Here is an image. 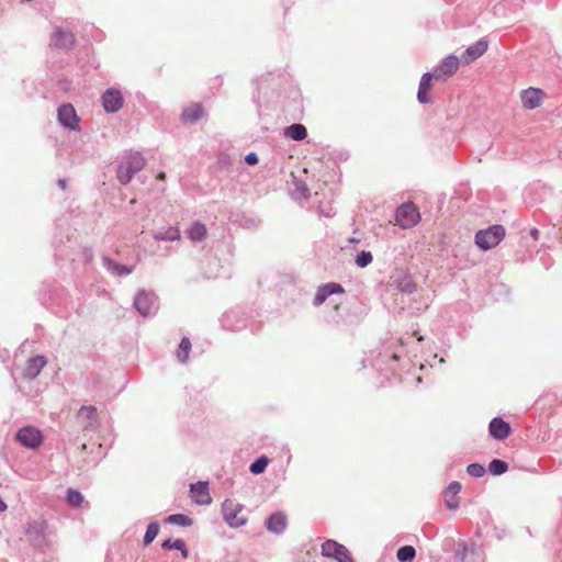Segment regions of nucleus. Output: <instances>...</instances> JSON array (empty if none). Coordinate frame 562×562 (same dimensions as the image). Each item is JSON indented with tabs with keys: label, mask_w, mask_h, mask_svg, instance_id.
<instances>
[{
	"label": "nucleus",
	"mask_w": 562,
	"mask_h": 562,
	"mask_svg": "<svg viewBox=\"0 0 562 562\" xmlns=\"http://www.w3.org/2000/svg\"><path fill=\"white\" fill-rule=\"evenodd\" d=\"M145 165L146 160L139 151H127L116 167V178L119 182L123 186L128 184Z\"/></svg>",
	"instance_id": "f257e3e1"
},
{
	"label": "nucleus",
	"mask_w": 562,
	"mask_h": 562,
	"mask_svg": "<svg viewBox=\"0 0 562 562\" xmlns=\"http://www.w3.org/2000/svg\"><path fill=\"white\" fill-rule=\"evenodd\" d=\"M24 535L34 549L48 548V525L44 519H29L24 526Z\"/></svg>",
	"instance_id": "f03ea898"
},
{
	"label": "nucleus",
	"mask_w": 562,
	"mask_h": 562,
	"mask_svg": "<svg viewBox=\"0 0 562 562\" xmlns=\"http://www.w3.org/2000/svg\"><path fill=\"white\" fill-rule=\"evenodd\" d=\"M506 231L503 225L494 224L475 233L474 243L482 251L496 247L505 237Z\"/></svg>",
	"instance_id": "7ed1b4c3"
},
{
	"label": "nucleus",
	"mask_w": 562,
	"mask_h": 562,
	"mask_svg": "<svg viewBox=\"0 0 562 562\" xmlns=\"http://www.w3.org/2000/svg\"><path fill=\"white\" fill-rule=\"evenodd\" d=\"M274 79L273 72H266L254 80L256 85V91L252 93V101L260 108L262 104H267L277 95L274 87L271 86V81Z\"/></svg>",
	"instance_id": "20e7f679"
},
{
	"label": "nucleus",
	"mask_w": 562,
	"mask_h": 562,
	"mask_svg": "<svg viewBox=\"0 0 562 562\" xmlns=\"http://www.w3.org/2000/svg\"><path fill=\"white\" fill-rule=\"evenodd\" d=\"M133 306L143 317L154 316L158 308V296L151 290H139L133 301Z\"/></svg>",
	"instance_id": "39448f33"
},
{
	"label": "nucleus",
	"mask_w": 562,
	"mask_h": 562,
	"mask_svg": "<svg viewBox=\"0 0 562 562\" xmlns=\"http://www.w3.org/2000/svg\"><path fill=\"white\" fill-rule=\"evenodd\" d=\"M14 438L22 447L31 450L38 449L44 442L42 431L37 427L31 425L20 428Z\"/></svg>",
	"instance_id": "423d86ee"
},
{
	"label": "nucleus",
	"mask_w": 562,
	"mask_h": 562,
	"mask_svg": "<svg viewBox=\"0 0 562 562\" xmlns=\"http://www.w3.org/2000/svg\"><path fill=\"white\" fill-rule=\"evenodd\" d=\"M244 509V505L236 503L233 499L226 498L222 503V514L224 521L231 528H238L246 524L247 518L240 516L239 513Z\"/></svg>",
	"instance_id": "0eeeda50"
},
{
	"label": "nucleus",
	"mask_w": 562,
	"mask_h": 562,
	"mask_svg": "<svg viewBox=\"0 0 562 562\" xmlns=\"http://www.w3.org/2000/svg\"><path fill=\"white\" fill-rule=\"evenodd\" d=\"M220 322L224 329L239 331L247 327L248 317L243 308L235 307L224 313Z\"/></svg>",
	"instance_id": "6e6552de"
},
{
	"label": "nucleus",
	"mask_w": 562,
	"mask_h": 562,
	"mask_svg": "<svg viewBox=\"0 0 562 562\" xmlns=\"http://www.w3.org/2000/svg\"><path fill=\"white\" fill-rule=\"evenodd\" d=\"M460 61L461 60L459 57L450 54L441 59L440 63L432 69V71L429 72L434 74L436 80L446 81L458 71Z\"/></svg>",
	"instance_id": "1a4fd4ad"
},
{
	"label": "nucleus",
	"mask_w": 562,
	"mask_h": 562,
	"mask_svg": "<svg viewBox=\"0 0 562 562\" xmlns=\"http://www.w3.org/2000/svg\"><path fill=\"white\" fill-rule=\"evenodd\" d=\"M58 123L68 131H80V119L71 103H64L57 109Z\"/></svg>",
	"instance_id": "9d476101"
},
{
	"label": "nucleus",
	"mask_w": 562,
	"mask_h": 562,
	"mask_svg": "<svg viewBox=\"0 0 562 562\" xmlns=\"http://www.w3.org/2000/svg\"><path fill=\"white\" fill-rule=\"evenodd\" d=\"M322 554L337 562H353L347 547L333 539H328L322 544Z\"/></svg>",
	"instance_id": "9b49d317"
},
{
	"label": "nucleus",
	"mask_w": 562,
	"mask_h": 562,
	"mask_svg": "<svg viewBox=\"0 0 562 562\" xmlns=\"http://www.w3.org/2000/svg\"><path fill=\"white\" fill-rule=\"evenodd\" d=\"M396 222L403 228H411L415 226L419 218L418 209L412 203H404L396 210Z\"/></svg>",
	"instance_id": "f8f14e48"
},
{
	"label": "nucleus",
	"mask_w": 562,
	"mask_h": 562,
	"mask_svg": "<svg viewBox=\"0 0 562 562\" xmlns=\"http://www.w3.org/2000/svg\"><path fill=\"white\" fill-rule=\"evenodd\" d=\"M101 103L106 113H117L124 104L122 92L114 88H108L101 95Z\"/></svg>",
	"instance_id": "ddd939ff"
},
{
	"label": "nucleus",
	"mask_w": 562,
	"mask_h": 562,
	"mask_svg": "<svg viewBox=\"0 0 562 562\" xmlns=\"http://www.w3.org/2000/svg\"><path fill=\"white\" fill-rule=\"evenodd\" d=\"M345 293V288L338 282H328L318 286L316 294L313 299L314 306H321L325 301L334 294Z\"/></svg>",
	"instance_id": "4468645a"
},
{
	"label": "nucleus",
	"mask_w": 562,
	"mask_h": 562,
	"mask_svg": "<svg viewBox=\"0 0 562 562\" xmlns=\"http://www.w3.org/2000/svg\"><path fill=\"white\" fill-rule=\"evenodd\" d=\"M488 48V41L485 38H480L475 43L471 44L467 47V49L462 53L459 58L463 64H471L475 61L477 58L483 56Z\"/></svg>",
	"instance_id": "2eb2a0df"
},
{
	"label": "nucleus",
	"mask_w": 562,
	"mask_h": 562,
	"mask_svg": "<svg viewBox=\"0 0 562 562\" xmlns=\"http://www.w3.org/2000/svg\"><path fill=\"white\" fill-rule=\"evenodd\" d=\"M543 95L540 88L529 87L521 91L520 99L525 109L535 110L541 105Z\"/></svg>",
	"instance_id": "dca6fc26"
},
{
	"label": "nucleus",
	"mask_w": 562,
	"mask_h": 562,
	"mask_svg": "<svg viewBox=\"0 0 562 562\" xmlns=\"http://www.w3.org/2000/svg\"><path fill=\"white\" fill-rule=\"evenodd\" d=\"M512 432L510 424L502 417H494L488 424V434L495 440H505Z\"/></svg>",
	"instance_id": "f3484780"
},
{
	"label": "nucleus",
	"mask_w": 562,
	"mask_h": 562,
	"mask_svg": "<svg viewBox=\"0 0 562 562\" xmlns=\"http://www.w3.org/2000/svg\"><path fill=\"white\" fill-rule=\"evenodd\" d=\"M190 494L194 502L199 505H210L212 497L210 495L209 482L199 481L190 484Z\"/></svg>",
	"instance_id": "a211bd4d"
},
{
	"label": "nucleus",
	"mask_w": 562,
	"mask_h": 562,
	"mask_svg": "<svg viewBox=\"0 0 562 562\" xmlns=\"http://www.w3.org/2000/svg\"><path fill=\"white\" fill-rule=\"evenodd\" d=\"M46 363L47 359L43 355H36L34 357H31L26 361V366L23 372L24 379L29 381L35 380L40 375L41 371L46 366Z\"/></svg>",
	"instance_id": "6ab92c4d"
},
{
	"label": "nucleus",
	"mask_w": 562,
	"mask_h": 562,
	"mask_svg": "<svg viewBox=\"0 0 562 562\" xmlns=\"http://www.w3.org/2000/svg\"><path fill=\"white\" fill-rule=\"evenodd\" d=\"M288 518L283 512H274L270 514L265 521L268 531L274 535H282L286 528Z\"/></svg>",
	"instance_id": "aec40b11"
},
{
	"label": "nucleus",
	"mask_w": 562,
	"mask_h": 562,
	"mask_svg": "<svg viewBox=\"0 0 562 562\" xmlns=\"http://www.w3.org/2000/svg\"><path fill=\"white\" fill-rule=\"evenodd\" d=\"M204 276L206 279H218L229 278L231 274L229 269L221 265V260L218 258L210 257L206 262Z\"/></svg>",
	"instance_id": "412c9836"
},
{
	"label": "nucleus",
	"mask_w": 562,
	"mask_h": 562,
	"mask_svg": "<svg viewBox=\"0 0 562 562\" xmlns=\"http://www.w3.org/2000/svg\"><path fill=\"white\" fill-rule=\"evenodd\" d=\"M75 35L60 26H57L52 35V44L57 48H71L75 45Z\"/></svg>",
	"instance_id": "4be33fe9"
},
{
	"label": "nucleus",
	"mask_w": 562,
	"mask_h": 562,
	"mask_svg": "<svg viewBox=\"0 0 562 562\" xmlns=\"http://www.w3.org/2000/svg\"><path fill=\"white\" fill-rule=\"evenodd\" d=\"M435 79L434 74L429 71L425 72L419 81L418 91H417V100L420 104H428L431 101V81Z\"/></svg>",
	"instance_id": "5701e85b"
},
{
	"label": "nucleus",
	"mask_w": 562,
	"mask_h": 562,
	"mask_svg": "<svg viewBox=\"0 0 562 562\" xmlns=\"http://www.w3.org/2000/svg\"><path fill=\"white\" fill-rule=\"evenodd\" d=\"M102 263L106 271L115 277H126L134 270V266L119 263L114 259L106 256L102 257Z\"/></svg>",
	"instance_id": "b1692460"
},
{
	"label": "nucleus",
	"mask_w": 562,
	"mask_h": 562,
	"mask_svg": "<svg viewBox=\"0 0 562 562\" xmlns=\"http://www.w3.org/2000/svg\"><path fill=\"white\" fill-rule=\"evenodd\" d=\"M204 115V108L201 103H191L182 110L181 121L184 124H195Z\"/></svg>",
	"instance_id": "393cba45"
},
{
	"label": "nucleus",
	"mask_w": 562,
	"mask_h": 562,
	"mask_svg": "<svg viewBox=\"0 0 562 562\" xmlns=\"http://www.w3.org/2000/svg\"><path fill=\"white\" fill-rule=\"evenodd\" d=\"M398 291L405 294H413L417 291V283L409 273L404 271L397 272L394 280Z\"/></svg>",
	"instance_id": "a878e982"
},
{
	"label": "nucleus",
	"mask_w": 562,
	"mask_h": 562,
	"mask_svg": "<svg viewBox=\"0 0 562 562\" xmlns=\"http://www.w3.org/2000/svg\"><path fill=\"white\" fill-rule=\"evenodd\" d=\"M70 227L68 223L63 220H58L55 226V233L53 236V246L57 250L64 245V234H66L67 240H70L69 235Z\"/></svg>",
	"instance_id": "bb28decb"
},
{
	"label": "nucleus",
	"mask_w": 562,
	"mask_h": 562,
	"mask_svg": "<svg viewBox=\"0 0 562 562\" xmlns=\"http://www.w3.org/2000/svg\"><path fill=\"white\" fill-rule=\"evenodd\" d=\"M283 135L292 140L301 142L307 137V128L301 123H293L284 127Z\"/></svg>",
	"instance_id": "cd10ccee"
},
{
	"label": "nucleus",
	"mask_w": 562,
	"mask_h": 562,
	"mask_svg": "<svg viewBox=\"0 0 562 562\" xmlns=\"http://www.w3.org/2000/svg\"><path fill=\"white\" fill-rule=\"evenodd\" d=\"M155 240L175 241L181 238V234L178 227L169 226L166 228L158 229L153 233Z\"/></svg>",
	"instance_id": "c85d7f7f"
},
{
	"label": "nucleus",
	"mask_w": 562,
	"mask_h": 562,
	"mask_svg": "<svg viewBox=\"0 0 562 562\" xmlns=\"http://www.w3.org/2000/svg\"><path fill=\"white\" fill-rule=\"evenodd\" d=\"M79 416L88 419V423L83 426L85 429H93L97 426V407L93 405H82L79 409Z\"/></svg>",
	"instance_id": "c756f323"
},
{
	"label": "nucleus",
	"mask_w": 562,
	"mask_h": 562,
	"mask_svg": "<svg viewBox=\"0 0 562 562\" xmlns=\"http://www.w3.org/2000/svg\"><path fill=\"white\" fill-rule=\"evenodd\" d=\"M206 235H207V228L200 221L193 222L188 229V237L192 241H202L203 239H205Z\"/></svg>",
	"instance_id": "7c9ffc66"
},
{
	"label": "nucleus",
	"mask_w": 562,
	"mask_h": 562,
	"mask_svg": "<svg viewBox=\"0 0 562 562\" xmlns=\"http://www.w3.org/2000/svg\"><path fill=\"white\" fill-rule=\"evenodd\" d=\"M192 348V344L188 337H182L176 351V358L180 363H186L189 359V355Z\"/></svg>",
	"instance_id": "2f4dec72"
},
{
	"label": "nucleus",
	"mask_w": 562,
	"mask_h": 562,
	"mask_svg": "<svg viewBox=\"0 0 562 562\" xmlns=\"http://www.w3.org/2000/svg\"><path fill=\"white\" fill-rule=\"evenodd\" d=\"M165 522L180 527H190L193 524V519L187 514L178 513L166 517Z\"/></svg>",
	"instance_id": "473e14b6"
},
{
	"label": "nucleus",
	"mask_w": 562,
	"mask_h": 562,
	"mask_svg": "<svg viewBox=\"0 0 562 562\" xmlns=\"http://www.w3.org/2000/svg\"><path fill=\"white\" fill-rule=\"evenodd\" d=\"M270 459L265 454L256 458L249 465L250 473L254 475L262 474L266 471Z\"/></svg>",
	"instance_id": "72a5a7b5"
},
{
	"label": "nucleus",
	"mask_w": 562,
	"mask_h": 562,
	"mask_svg": "<svg viewBox=\"0 0 562 562\" xmlns=\"http://www.w3.org/2000/svg\"><path fill=\"white\" fill-rule=\"evenodd\" d=\"M384 359H387L389 360V364H387V369H394L393 364L394 362H397L398 359H400V356L397 352H392V353H389V352H385L384 355H380L375 360L374 362L372 363V367L376 370H383V367H382V363L384 362Z\"/></svg>",
	"instance_id": "f704fd0d"
},
{
	"label": "nucleus",
	"mask_w": 562,
	"mask_h": 562,
	"mask_svg": "<svg viewBox=\"0 0 562 562\" xmlns=\"http://www.w3.org/2000/svg\"><path fill=\"white\" fill-rule=\"evenodd\" d=\"M487 470L491 474L499 476L508 471V463L502 459H493L490 461Z\"/></svg>",
	"instance_id": "c9c22d12"
},
{
	"label": "nucleus",
	"mask_w": 562,
	"mask_h": 562,
	"mask_svg": "<svg viewBox=\"0 0 562 562\" xmlns=\"http://www.w3.org/2000/svg\"><path fill=\"white\" fill-rule=\"evenodd\" d=\"M160 530V526L158 521H150L147 526L146 532L143 538V544L149 546L156 539Z\"/></svg>",
	"instance_id": "e433bc0d"
},
{
	"label": "nucleus",
	"mask_w": 562,
	"mask_h": 562,
	"mask_svg": "<svg viewBox=\"0 0 562 562\" xmlns=\"http://www.w3.org/2000/svg\"><path fill=\"white\" fill-rule=\"evenodd\" d=\"M416 557V550L413 546H402L397 549L396 558L400 562H412Z\"/></svg>",
	"instance_id": "4c0bfd02"
},
{
	"label": "nucleus",
	"mask_w": 562,
	"mask_h": 562,
	"mask_svg": "<svg viewBox=\"0 0 562 562\" xmlns=\"http://www.w3.org/2000/svg\"><path fill=\"white\" fill-rule=\"evenodd\" d=\"M295 199L307 200L310 198V189L304 181H294V190L292 192Z\"/></svg>",
	"instance_id": "58836bf2"
},
{
	"label": "nucleus",
	"mask_w": 562,
	"mask_h": 562,
	"mask_svg": "<svg viewBox=\"0 0 562 562\" xmlns=\"http://www.w3.org/2000/svg\"><path fill=\"white\" fill-rule=\"evenodd\" d=\"M373 261L371 251L361 250L355 257V262L359 268H366Z\"/></svg>",
	"instance_id": "ea45409f"
},
{
	"label": "nucleus",
	"mask_w": 562,
	"mask_h": 562,
	"mask_svg": "<svg viewBox=\"0 0 562 562\" xmlns=\"http://www.w3.org/2000/svg\"><path fill=\"white\" fill-rule=\"evenodd\" d=\"M83 501H85V497L81 494V492H79L78 490L69 488L67 491V502L70 505H72L75 507H79L82 505Z\"/></svg>",
	"instance_id": "a19ab883"
},
{
	"label": "nucleus",
	"mask_w": 562,
	"mask_h": 562,
	"mask_svg": "<svg viewBox=\"0 0 562 562\" xmlns=\"http://www.w3.org/2000/svg\"><path fill=\"white\" fill-rule=\"evenodd\" d=\"M467 473L472 477L479 479L486 473V469L483 464L473 462L467 467Z\"/></svg>",
	"instance_id": "79ce46f5"
},
{
	"label": "nucleus",
	"mask_w": 562,
	"mask_h": 562,
	"mask_svg": "<svg viewBox=\"0 0 562 562\" xmlns=\"http://www.w3.org/2000/svg\"><path fill=\"white\" fill-rule=\"evenodd\" d=\"M468 552H469V549H468V544L467 542L464 541H461L457 544L456 547V550H454V559L458 561V562H464L467 557H468Z\"/></svg>",
	"instance_id": "37998d69"
},
{
	"label": "nucleus",
	"mask_w": 562,
	"mask_h": 562,
	"mask_svg": "<svg viewBox=\"0 0 562 562\" xmlns=\"http://www.w3.org/2000/svg\"><path fill=\"white\" fill-rule=\"evenodd\" d=\"M184 540L182 539H172L168 538L161 543V548L164 550H178L180 547H182V542Z\"/></svg>",
	"instance_id": "c03bdc74"
},
{
	"label": "nucleus",
	"mask_w": 562,
	"mask_h": 562,
	"mask_svg": "<svg viewBox=\"0 0 562 562\" xmlns=\"http://www.w3.org/2000/svg\"><path fill=\"white\" fill-rule=\"evenodd\" d=\"M462 488V485L458 481H452L449 483V485L446 487V494H450L451 496H456Z\"/></svg>",
	"instance_id": "a18cd8bd"
},
{
	"label": "nucleus",
	"mask_w": 562,
	"mask_h": 562,
	"mask_svg": "<svg viewBox=\"0 0 562 562\" xmlns=\"http://www.w3.org/2000/svg\"><path fill=\"white\" fill-rule=\"evenodd\" d=\"M245 162L249 166H255L258 164L259 161V157L258 155L255 153V151H251V153H248L245 158H244Z\"/></svg>",
	"instance_id": "49530a36"
},
{
	"label": "nucleus",
	"mask_w": 562,
	"mask_h": 562,
	"mask_svg": "<svg viewBox=\"0 0 562 562\" xmlns=\"http://www.w3.org/2000/svg\"><path fill=\"white\" fill-rule=\"evenodd\" d=\"M446 506L451 510L458 509L460 506L459 498L456 496H451L450 498L446 499Z\"/></svg>",
	"instance_id": "de8ad7c7"
},
{
	"label": "nucleus",
	"mask_w": 562,
	"mask_h": 562,
	"mask_svg": "<svg viewBox=\"0 0 562 562\" xmlns=\"http://www.w3.org/2000/svg\"><path fill=\"white\" fill-rule=\"evenodd\" d=\"M178 551H180L181 557H182L183 559H188V558H189L190 552H189V549L187 548V544H186V542H184V541L182 542V547H180V548L178 549Z\"/></svg>",
	"instance_id": "09e8293b"
},
{
	"label": "nucleus",
	"mask_w": 562,
	"mask_h": 562,
	"mask_svg": "<svg viewBox=\"0 0 562 562\" xmlns=\"http://www.w3.org/2000/svg\"><path fill=\"white\" fill-rule=\"evenodd\" d=\"M529 235L532 237V239L538 240L540 236V232L538 228L533 227L530 229Z\"/></svg>",
	"instance_id": "8fccbe9b"
},
{
	"label": "nucleus",
	"mask_w": 562,
	"mask_h": 562,
	"mask_svg": "<svg viewBox=\"0 0 562 562\" xmlns=\"http://www.w3.org/2000/svg\"><path fill=\"white\" fill-rule=\"evenodd\" d=\"M59 290H60V304H66L68 294L65 292V289L60 288Z\"/></svg>",
	"instance_id": "3c124183"
},
{
	"label": "nucleus",
	"mask_w": 562,
	"mask_h": 562,
	"mask_svg": "<svg viewBox=\"0 0 562 562\" xmlns=\"http://www.w3.org/2000/svg\"><path fill=\"white\" fill-rule=\"evenodd\" d=\"M57 183H58V187L60 189H66V187H67V180L66 179H59Z\"/></svg>",
	"instance_id": "603ef678"
},
{
	"label": "nucleus",
	"mask_w": 562,
	"mask_h": 562,
	"mask_svg": "<svg viewBox=\"0 0 562 562\" xmlns=\"http://www.w3.org/2000/svg\"><path fill=\"white\" fill-rule=\"evenodd\" d=\"M83 254L87 260H90L92 258V251L90 249H85Z\"/></svg>",
	"instance_id": "864d4df0"
},
{
	"label": "nucleus",
	"mask_w": 562,
	"mask_h": 562,
	"mask_svg": "<svg viewBox=\"0 0 562 562\" xmlns=\"http://www.w3.org/2000/svg\"><path fill=\"white\" fill-rule=\"evenodd\" d=\"M358 241H359V239H357V238H355V237L349 238V243H352V244H353V243H358Z\"/></svg>",
	"instance_id": "5fc2aeb1"
},
{
	"label": "nucleus",
	"mask_w": 562,
	"mask_h": 562,
	"mask_svg": "<svg viewBox=\"0 0 562 562\" xmlns=\"http://www.w3.org/2000/svg\"><path fill=\"white\" fill-rule=\"evenodd\" d=\"M499 288L504 289L505 293L508 294V290L505 288L504 284H501Z\"/></svg>",
	"instance_id": "6e6d98bb"
},
{
	"label": "nucleus",
	"mask_w": 562,
	"mask_h": 562,
	"mask_svg": "<svg viewBox=\"0 0 562 562\" xmlns=\"http://www.w3.org/2000/svg\"><path fill=\"white\" fill-rule=\"evenodd\" d=\"M476 535H477L479 537H481V529H480V528H477V530H476Z\"/></svg>",
	"instance_id": "4d7b16f0"
},
{
	"label": "nucleus",
	"mask_w": 562,
	"mask_h": 562,
	"mask_svg": "<svg viewBox=\"0 0 562 562\" xmlns=\"http://www.w3.org/2000/svg\"><path fill=\"white\" fill-rule=\"evenodd\" d=\"M445 362V359L443 358H440L439 359V363H443Z\"/></svg>",
	"instance_id": "13d9d810"
},
{
	"label": "nucleus",
	"mask_w": 562,
	"mask_h": 562,
	"mask_svg": "<svg viewBox=\"0 0 562 562\" xmlns=\"http://www.w3.org/2000/svg\"><path fill=\"white\" fill-rule=\"evenodd\" d=\"M33 0H22V2H32Z\"/></svg>",
	"instance_id": "bf43d9fd"
}]
</instances>
